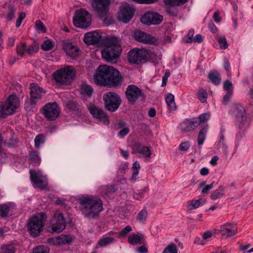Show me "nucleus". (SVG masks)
Returning <instances> with one entry per match:
<instances>
[{
    "label": "nucleus",
    "instance_id": "1",
    "mask_svg": "<svg viewBox=\"0 0 253 253\" xmlns=\"http://www.w3.org/2000/svg\"><path fill=\"white\" fill-rule=\"evenodd\" d=\"M93 79L96 84L103 86L116 87L120 85L123 81L122 76L118 70L106 65L97 67Z\"/></svg>",
    "mask_w": 253,
    "mask_h": 253
},
{
    "label": "nucleus",
    "instance_id": "2",
    "mask_svg": "<svg viewBox=\"0 0 253 253\" xmlns=\"http://www.w3.org/2000/svg\"><path fill=\"white\" fill-rule=\"evenodd\" d=\"M78 202L82 214L86 217L94 218L103 210L101 200L92 195L80 197Z\"/></svg>",
    "mask_w": 253,
    "mask_h": 253
},
{
    "label": "nucleus",
    "instance_id": "3",
    "mask_svg": "<svg viewBox=\"0 0 253 253\" xmlns=\"http://www.w3.org/2000/svg\"><path fill=\"white\" fill-rule=\"evenodd\" d=\"M46 214L43 212H39L29 219L27 223V230L33 237L39 236L46 220Z\"/></svg>",
    "mask_w": 253,
    "mask_h": 253
},
{
    "label": "nucleus",
    "instance_id": "4",
    "mask_svg": "<svg viewBox=\"0 0 253 253\" xmlns=\"http://www.w3.org/2000/svg\"><path fill=\"white\" fill-rule=\"evenodd\" d=\"M121 50L119 41L113 38L107 41L106 47L101 51L102 56L106 61L111 62L119 57Z\"/></svg>",
    "mask_w": 253,
    "mask_h": 253
},
{
    "label": "nucleus",
    "instance_id": "5",
    "mask_svg": "<svg viewBox=\"0 0 253 253\" xmlns=\"http://www.w3.org/2000/svg\"><path fill=\"white\" fill-rule=\"evenodd\" d=\"M75 76V71L72 66H66L63 68L57 70L53 74L56 83L60 84H69Z\"/></svg>",
    "mask_w": 253,
    "mask_h": 253
},
{
    "label": "nucleus",
    "instance_id": "6",
    "mask_svg": "<svg viewBox=\"0 0 253 253\" xmlns=\"http://www.w3.org/2000/svg\"><path fill=\"white\" fill-rule=\"evenodd\" d=\"M19 105V101L15 95H10L5 102L0 104V118H5L14 114Z\"/></svg>",
    "mask_w": 253,
    "mask_h": 253
},
{
    "label": "nucleus",
    "instance_id": "7",
    "mask_svg": "<svg viewBox=\"0 0 253 253\" xmlns=\"http://www.w3.org/2000/svg\"><path fill=\"white\" fill-rule=\"evenodd\" d=\"M110 4V0H92L91 3V10L106 23Z\"/></svg>",
    "mask_w": 253,
    "mask_h": 253
},
{
    "label": "nucleus",
    "instance_id": "8",
    "mask_svg": "<svg viewBox=\"0 0 253 253\" xmlns=\"http://www.w3.org/2000/svg\"><path fill=\"white\" fill-rule=\"evenodd\" d=\"M91 18L90 14L86 10H77L73 17V23L76 27L86 28L91 24Z\"/></svg>",
    "mask_w": 253,
    "mask_h": 253
},
{
    "label": "nucleus",
    "instance_id": "9",
    "mask_svg": "<svg viewBox=\"0 0 253 253\" xmlns=\"http://www.w3.org/2000/svg\"><path fill=\"white\" fill-rule=\"evenodd\" d=\"M105 108L111 112L116 111L121 103V99L116 93L107 92L103 95Z\"/></svg>",
    "mask_w": 253,
    "mask_h": 253
},
{
    "label": "nucleus",
    "instance_id": "10",
    "mask_svg": "<svg viewBox=\"0 0 253 253\" xmlns=\"http://www.w3.org/2000/svg\"><path fill=\"white\" fill-rule=\"evenodd\" d=\"M50 224L52 233H59L63 231L66 227V220L62 213L56 211L50 219Z\"/></svg>",
    "mask_w": 253,
    "mask_h": 253
},
{
    "label": "nucleus",
    "instance_id": "11",
    "mask_svg": "<svg viewBox=\"0 0 253 253\" xmlns=\"http://www.w3.org/2000/svg\"><path fill=\"white\" fill-rule=\"evenodd\" d=\"M148 54L145 48L133 49L128 53V60L132 64H139L145 60Z\"/></svg>",
    "mask_w": 253,
    "mask_h": 253
},
{
    "label": "nucleus",
    "instance_id": "12",
    "mask_svg": "<svg viewBox=\"0 0 253 253\" xmlns=\"http://www.w3.org/2000/svg\"><path fill=\"white\" fill-rule=\"evenodd\" d=\"M30 174L34 187L43 189L46 187L47 185V178L42 174L41 171H37L33 169H30Z\"/></svg>",
    "mask_w": 253,
    "mask_h": 253
},
{
    "label": "nucleus",
    "instance_id": "13",
    "mask_svg": "<svg viewBox=\"0 0 253 253\" xmlns=\"http://www.w3.org/2000/svg\"><path fill=\"white\" fill-rule=\"evenodd\" d=\"M42 112L47 120L53 121L59 116L60 108L55 102L48 103L44 106Z\"/></svg>",
    "mask_w": 253,
    "mask_h": 253
},
{
    "label": "nucleus",
    "instance_id": "14",
    "mask_svg": "<svg viewBox=\"0 0 253 253\" xmlns=\"http://www.w3.org/2000/svg\"><path fill=\"white\" fill-rule=\"evenodd\" d=\"M126 94L128 102L130 104H134L136 100L140 97H143V94L141 90L137 86L133 84L127 86Z\"/></svg>",
    "mask_w": 253,
    "mask_h": 253
},
{
    "label": "nucleus",
    "instance_id": "15",
    "mask_svg": "<svg viewBox=\"0 0 253 253\" xmlns=\"http://www.w3.org/2000/svg\"><path fill=\"white\" fill-rule=\"evenodd\" d=\"M134 12V9L129 4H124L120 7L118 18L120 21L126 23L132 18Z\"/></svg>",
    "mask_w": 253,
    "mask_h": 253
},
{
    "label": "nucleus",
    "instance_id": "16",
    "mask_svg": "<svg viewBox=\"0 0 253 253\" xmlns=\"http://www.w3.org/2000/svg\"><path fill=\"white\" fill-rule=\"evenodd\" d=\"M163 16L155 12H147L141 18V21L147 25H158L163 21Z\"/></svg>",
    "mask_w": 253,
    "mask_h": 253
},
{
    "label": "nucleus",
    "instance_id": "17",
    "mask_svg": "<svg viewBox=\"0 0 253 253\" xmlns=\"http://www.w3.org/2000/svg\"><path fill=\"white\" fill-rule=\"evenodd\" d=\"M87 108L93 118L97 119L105 125H108L109 121L107 115L102 109L96 107L92 104H89Z\"/></svg>",
    "mask_w": 253,
    "mask_h": 253
},
{
    "label": "nucleus",
    "instance_id": "18",
    "mask_svg": "<svg viewBox=\"0 0 253 253\" xmlns=\"http://www.w3.org/2000/svg\"><path fill=\"white\" fill-rule=\"evenodd\" d=\"M234 113L236 121L239 128H242L246 121V115L244 107L240 104H236L234 107Z\"/></svg>",
    "mask_w": 253,
    "mask_h": 253
},
{
    "label": "nucleus",
    "instance_id": "19",
    "mask_svg": "<svg viewBox=\"0 0 253 253\" xmlns=\"http://www.w3.org/2000/svg\"><path fill=\"white\" fill-rule=\"evenodd\" d=\"M134 38L137 41L144 43L154 44L157 42L154 37L140 31L135 32Z\"/></svg>",
    "mask_w": 253,
    "mask_h": 253
},
{
    "label": "nucleus",
    "instance_id": "20",
    "mask_svg": "<svg viewBox=\"0 0 253 253\" xmlns=\"http://www.w3.org/2000/svg\"><path fill=\"white\" fill-rule=\"evenodd\" d=\"M237 232V228L235 225L228 223L221 225L219 230L220 235L226 238L235 235Z\"/></svg>",
    "mask_w": 253,
    "mask_h": 253
},
{
    "label": "nucleus",
    "instance_id": "21",
    "mask_svg": "<svg viewBox=\"0 0 253 253\" xmlns=\"http://www.w3.org/2000/svg\"><path fill=\"white\" fill-rule=\"evenodd\" d=\"M132 153H139L142 156L149 158L151 157V153L149 147L142 145L139 142H135L132 146Z\"/></svg>",
    "mask_w": 253,
    "mask_h": 253
},
{
    "label": "nucleus",
    "instance_id": "22",
    "mask_svg": "<svg viewBox=\"0 0 253 253\" xmlns=\"http://www.w3.org/2000/svg\"><path fill=\"white\" fill-rule=\"evenodd\" d=\"M101 36L97 31H94L85 34L84 36V41L87 44H95L101 40Z\"/></svg>",
    "mask_w": 253,
    "mask_h": 253
},
{
    "label": "nucleus",
    "instance_id": "23",
    "mask_svg": "<svg viewBox=\"0 0 253 253\" xmlns=\"http://www.w3.org/2000/svg\"><path fill=\"white\" fill-rule=\"evenodd\" d=\"M30 90L31 101L34 104H35L41 98L43 93V90L42 88L35 84H31Z\"/></svg>",
    "mask_w": 253,
    "mask_h": 253
},
{
    "label": "nucleus",
    "instance_id": "24",
    "mask_svg": "<svg viewBox=\"0 0 253 253\" xmlns=\"http://www.w3.org/2000/svg\"><path fill=\"white\" fill-rule=\"evenodd\" d=\"M199 126V122L197 119L193 118L191 120L184 121L180 125L181 130L184 131H189Z\"/></svg>",
    "mask_w": 253,
    "mask_h": 253
},
{
    "label": "nucleus",
    "instance_id": "25",
    "mask_svg": "<svg viewBox=\"0 0 253 253\" xmlns=\"http://www.w3.org/2000/svg\"><path fill=\"white\" fill-rule=\"evenodd\" d=\"M63 48L66 54L72 58H75L79 55V48L72 43L65 42Z\"/></svg>",
    "mask_w": 253,
    "mask_h": 253
},
{
    "label": "nucleus",
    "instance_id": "26",
    "mask_svg": "<svg viewBox=\"0 0 253 253\" xmlns=\"http://www.w3.org/2000/svg\"><path fill=\"white\" fill-rule=\"evenodd\" d=\"M116 238L115 236L112 235H110L109 232L107 235L103 236L98 240L96 248H98L99 247H105L109 245L113 244L115 242Z\"/></svg>",
    "mask_w": 253,
    "mask_h": 253
},
{
    "label": "nucleus",
    "instance_id": "27",
    "mask_svg": "<svg viewBox=\"0 0 253 253\" xmlns=\"http://www.w3.org/2000/svg\"><path fill=\"white\" fill-rule=\"evenodd\" d=\"M54 245H64L69 244L73 240L72 236L71 235H61L54 238L50 239Z\"/></svg>",
    "mask_w": 253,
    "mask_h": 253
},
{
    "label": "nucleus",
    "instance_id": "28",
    "mask_svg": "<svg viewBox=\"0 0 253 253\" xmlns=\"http://www.w3.org/2000/svg\"><path fill=\"white\" fill-rule=\"evenodd\" d=\"M127 241L132 245L141 244L144 242V236L141 233L132 234L128 236Z\"/></svg>",
    "mask_w": 253,
    "mask_h": 253
},
{
    "label": "nucleus",
    "instance_id": "29",
    "mask_svg": "<svg viewBox=\"0 0 253 253\" xmlns=\"http://www.w3.org/2000/svg\"><path fill=\"white\" fill-rule=\"evenodd\" d=\"M208 77L211 82L215 85L218 84L221 82V76L217 71L210 72Z\"/></svg>",
    "mask_w": 253,
    "mask_h": 253
},
{
    "label": "nucleus",
    "instance_id": "30",
    "mask_svg": "<svg viewBox=\"0 0 253 253\" xmlns=\"http://www.w3.org/2000/svg\"><path fill=\"white\" fill-rule=\"evenodd\" d=\"M209 126H205L199 131L198 136V145H202L206 139V135L208 132Z\"/></svg>",
    "mask_w": 253,
    "mask_h": 253
},
{
    "label": "nucleus",
    "instance_id": "31",
    "mask_svg": "<svg viewBox=\"0 0 253 253\" xmlns=\"http://www.w3.org/2000/svg\"><path fill=\"white\" fill-rule=\"evenodd\" d=\"M165 100L170 112L175 110L176 105L174 102V97L172 94H168L165 98Z\"/></svg>",
    "mask_w": 253,
    "mask_h": 253
},
{
    "label": "nucleus",
    "instance_id": "32",
    "mask_svg": "<svg viewBox=\"0 0 253 253\" xmlns=\"http://www.w3.org/2000/svg\"><path fill=\"white\" fill-rule=\"evenodd\" d=\"M206 203V200L200 199L199 200H192L188 202V209L192 210L198 208L201 205H202Z\"/></svg>",
    "mask_w": 253,
    "mask_h": 253
},
{
    "label": "nucleus",
    "instance_id": "33",
    "mask_svg": "<svg viewBox=\"0 0 253 253\" xmlns=\"http://www.w3.org/2000/svg\"><path fill=\"white\" fill-rule=\"evenodd\" d=\"M10 210V206L9 204L0 205V216L6 218L8 216Z\"/></svg>",
    "mask_w": 253,
    "mask_h": 253
},
{
    "label": "nucleus",
    "instance_id": "34",
    "mask_svg": "<svg viewBox=\"0 0 253 253\" xmlns=\"http://www.w3.org/2000/svg\"><path fill=\"white\" fill-rule=\"evenodd\" d=\"M93 91L92 87L87 84H83L81 87V92L82 94L87 96L88 97L91 96Z\"/></svg>",
    "mask_w": 253,
    "mask_h": 253
},
{
    "label": "nucleus",
    "instance_id": "35",
    "mask_svg": "<svg viewBox=\"0 0 253 253\" xmlns=\"http://www.w3.org/2000/svg\"><path fill=\"white\" fill-rule=\"evenodd\" d=\"M132 230L131 227L129 225L126 226L125 228L123 229L122 231L118 233H115L113 232H110V235H113L117 238H120L122 236L126 235L128 232Z\"/></svg>",
    "mask_w": 253,
    "mask_h": 253
},
{
    "label": "nucleus",
    "instance_id": "36",
    "mask_svg": "<svg viewBox=\"0 0 253 253\" xmlns=\"http://www.w3.org/2000/svg\"><path fill=\"white\" fill-rule=\"evenodd\" d=\"M30 160L34 166L39 165L41 162V158L36 151H33L30 154Z\"/></svg>",
    "mask_w": 253,
    "mask_h": 253
},
{
    "label": "nucleus",
    "instance_id": "37",
    "mask_svg": "<svg viewBox=\"0 0 253 253\" xmlns=\"http://www.w3.org/2000/svg\"><path fill=\"white\" fill-rule=\"evenodd\" d=\"M16 11V7L12 4H9L7 6V12L6 19L9 21H11L15 18V14Z\"/></svg>",
    "mask_w": 253,
    "mask_h": 253
},
{
    "label": "nucleus",
    "instance_id": "38",
    "mask_svg": "<svg viewBox=\"0 0 253 253\" xmlns=\"http://www.w3.org/2000/svg\"><path fill=\"white\" fill-rule=\"evenodd\" d=\"M224 187L220 185L218 188V191H214L211 195V198L215 200L217 199L220 198L224 194Z\"/></svg>",
    "mask_w": 253,
    "mask_h": 253
},
{
    "label": "nucleus",
    "instance_id": "39",
    "mask_svg": "<svg viewBox=\"0 0 253 253\" xmlns=\"http://www.w3.org/2000/svg\"><path fill=\"white\" fill-rule=\"evenodd\" d=\"M147 216V211L146 209H143L138 212L136 217V220L139 223H143L146 220Z\"/></svg>",
    "mask_w": 253,
    "mask_h": 253
},
{
    "label": "nucleus",
    "instance_id": "40",
    "mask_svg": "<svg viewBox=\"0 0 253 253\" xmlns=\"http://www.w3.org/2000/svg\"><path fill=\"white\" fill-rule=\"evenodd\" d=\"M140 169V166L137 162H135L132 165L133 172L130 180L131 181L136 180V176L139 173V170Z\"/></svg>",
    "mask_w": 253,
    "mask_h": 253
},
{
    "label": "nucleus",
    "instance_id": "41",
    "mask_svg": "<svg viewBox=\"0 0 253 253\" xmlns=\"http://www.w3.org/2000/svg\"><path fill=\"white\" fill-rule=\"evenodd\" d=\"M41 47L44 51H49L53 48V43L51 40H45L42 44Z\"/></svg>",
    "mask_w": 253,
    "mask_h": 253
},
{
    "label": "nucleus",
    "instance_id": "42",
    "mask_svg": "<svg viewBox=\"0 0 253 253\" xmlns=\"http://www.w3.org/2000/svg\"><path fill=\"white\" fill-rule=\"evenodd\" d=\"M162 253H177V248L174 243L169 244Z\"/></svg>",
    "mask_w": 253,
    "mask_h": 253
},
{
    "label": "nucleus",
    "instance_id": "43",
    "mask_svg": "<svg viewBox=\"0 0 253 253\" xmlns=\"http://www.w3.org/2000/svg\"><path fill=\"white\" fill-rule=\"evenodd\" d=\"M18 142V138L16 136H13L5 141V145L9 147H13L17 144Z\"/></svg>",
    "mask_w": 253,
    "mask_h": 253
},
{
    "label": "nucleus",
    "instance_id": "44",
    "mask_svg": "<svg viewBox=\"0 0 253 253\" xmlns=\"http://www.w3.org/2000/svg\"><path fill=\"white\" fill-rule=\"evenodd\" d=\"M67 108L71 111H77L80 108V106L75 101H68L66 104Z\"/></svg>",
    "mask_w": 253,
    "mask_h": 253
},
{
    "label": "nucleus",
    "instance_id": "45",
    "mask_svg": "<svg viewBox=\"0 0 253 253\" xmlns=\"http://www.w3.org/2000/svg\"><path fill=\"white\" fill-rule=\"evenodd\" d=\"M45 141V136L42 134H39L36 136L35 139V146L39 148L41 145L43 144Z\"/></svg>",
    "mask_w": 253,
    "mask_h": 253
},
{
    "label": "nucleus",
    "instance_id": "46",
    "mask_svg": "<svg viewBox=\"0 0 253 253\" xmlns=\"http://www.w3.org/2000/svg\"><path fill=\"white\" fill-rule=\"evenodd\" d=\"M15 249L13 245H3L1 247V253H14Z\"/></svg>",
    "mask_w": 253,
    "mask_h": 253
},
{
    "label": "nucleus",
    "instance_id": "47",
    "mask_svg": "<svg viewBox=\"0 0 253 253\" xmlns=\"http://www.w3.org/2000/svg\"><path fill=\"white\" fill-rule=\"evenodd\" d=\"M210 117L211 115L210 113H205L200 115L198 117L195 118V119H197L200 125V123L208 121L210 119Z\"/></svg>",
    "mask_w": 253,
    "mask_h": 253
},
{
    "label": "nucleus",
    "instance_id": "48",
    "mask_svg": "<svg viewBox=\"0 0 253 253\" xmlns=\"http://www.w3.org/2000/svg\"><path fill=\"white\" fill-rule=\"evenodd\" d=\"M27 45L25 43H21L17 46V53L18 55L23 56L26 51Z\"/></svg>",
    "mask_w": 253,
    "mask_h": 253
},
{
    "label": "nucleus",
    "instance_id": "49",
    "mask_svg": "<svg viewBox=\"0 0 253 253\" xmlns=\"http://www.w3.org/2000/svg\"><path fill=\"white\" fill-rule=\"evenodd\" d=\"M167 13L170 16H176L178 13V9L175 6H170L166 10Z\"/></svg>",
    "mask_w": 253,
    "mask_h": 253
},
{
    "label": "nucleus",
    "instance_id": "50",
    "mask_svg": "<svg viewBox=\"0 0 253 253\" xmlns=\"http://www.w3.org/2000/svg\"><path fill=\"white\" fill-rule=\"evenodd\" d=\"M218 43L221 49H225L228 46L226 38L224 36H222L218 38Z\"/></svg>",
    "mask_w": 253,
    "mask_h": 253
},
{
    "label": "nucleus",
    "instance_id": "51",
    "mask_svg": "<svg viewBox=\"0 0 253 253\" xmlns=\"http://www.w3.org/2000/svg\"><path fill=\"white\" fill-rule=\"evenodd\" d=\"M223 89L227 92H233V86L232 83L228 80H226L223 83Z\"/></svg>",
    "mask_w": 253,
    "mask_h": 253
},
{
    "label": "nucleus",
    "instance_id": "52",
    "mask_svg": "<svg viewBox=\"0 0 253 253\" xmlns=\"http://www.w3.org/2000/svg\"><path fill=\"white\" fill-rule=\"evenodd\" d=\"M128 166L126 163L121 164L119 168L117 171L118 174L123 175L126 172V171L127 169Z\"/></svg>",
    "mask_w": 253,
    "mask_h": 253
},
{
    "label": "nucleus",
    "instance_id": "53",
    "mask_svg": "<svg viewBox=\"0 0 253 253\" xmlns=\"http://www.w3.org/2000/svg\"><path fill=\"white\" fill-rule=\"evenodd\" d=\"M197 97L201 102H205L207 98V93L205 90H202L197 94Z\"/></svg>",
    "mask_w": 253,
    "mask_h": 253
},
{
    "label": "nucleus",
    "instance_id": "54",
    "mask_svg": "<svg viewBox=\"0 0 253 253\" xmlns=\"http://www.w3.org/2000/svg\"><path fill=\"white\" fill-rule=\"evenodd\" d=\"M35 27L38 31H41L42 33H45L46 32V28L44 25L40 20L36 21Z\"/></svg>",
    "mask_w": 253,
    "mask_h": 253
},
{
    "label": "nucleus",
    "instance_id": "55",
    "mask_svg": "<svg viewBox=\"0 0 253 253\" xmlns=\"http://www.w3.org/2000/svg\"><path fill=\"white\" fill-rule=\"evenodd\" d=\"M33 253H48V248L46 247L39 246L34 249Z\"/></svg>",
    "mask_w": 253,
    "mask_h": 253
},
{
    "label": "nucleus",
    "instance_id": "56",
    "mask_svg": "<svg viewBox=\"0 0 253 253\" xmlns=\"http://www.w3.org/2000/svg\"><path fill=\"white\" fill-rule=\"evenodd\" d=\"M194 34V31L193 30H190L187 34L186 36L185 37V41L187 43H189L192 42V39H193V35Z\"/></svg>",
    "mask_w": 253,
    "mask_h": 253
},
{
    "label": "nucleus",
    "instance_id": "57",
    "mask_svg": "<svg viewBox=\"0 0 253 253\" xmlns=\"http://www.w3.org/2000/svg\"><path fill=\"white\" fill-rule=\"evenodd\" d=\"M26 14L25 12H21L19 13L18 17L16 21V27H19L21 24L22 20L25 18Z\"/></svg>",
    "mask_w": 253,
    "mask_h": 253
},
{
    "label": "nucleus",
    "instance_id": "58",
    "mask_svg": "<svg viewBox=\"0 0 253 253\" xmlns=\"http://www.w3.org/2000/svg\"><path fill=\"white\" fill-rule=\"evenodd\" d=\"M129 132V129L127 127H125L121 129L118 133V135L120 138H123L126 136Z\"/></svg>",
    "mask_w": 253,
    "mask_h": 253
},
{
    "label": "nucleus",
    "instance_id": "59",
    "mask_svg": "<svg viewBox=\"0 0 253 253\" xmlns=\"http://www.w3.org/2000/svg\"><path fill=\"white\" fill-rule=\"evenodd\" d=\"M39 49L38 46L36 44H31L29 46L27 52L29 54H32L38 51Z\"/></svg>",
    "mask_w": 253,
    "mask_h": 253
},
{
    "label": "nucleus",
    "instance_id": "60",
    "mask_svg": "<svg viewBox=\"0 0 253 253\" xmlns=\"http://www.w3.org/2000/svg\"><path fill=\"white\" fill-rule=\"evenodd\" d=\"M190 145L188 142L181 143L179 146V149L182 151H186L190 148Z\"/></svg>",
    "mask_w": 253,
    "mask_h": 253
},
{
    "label": "nucleus",
    "instance_id": "61",
    "mask_svg": "<svg viewBox=\"0 0 253 253\" xmlns=\"http://www.w3.org/2000/svg\"><path fill=\"white\" fill-rule=\"evenodd\" d=\"M213 187V183H211V184L209 185H207L205 186L201 191V193L202 194H207L209 191Z\"/></svg>",
    "mask_w": 253,
    "mask_h": 253
},
{
    "label": "nucleus",
    "instance_id": "62",
    "mask_svg": "<svg viewBox=\"0 0 253 253\" xmlns=\"http://www.w3.org/2000/svg\"><path fill=\"white\" fill-rule=\"evenodd\" d=\"M233 92H227L226 94L223 96V103L226 105L229 101L230 98L232 96Z\"/></svg>",
    "mask_w": 253,
    "mask_h": 253
},
{
    "label": "nucleus",
    "instance_id": "63",
    "mask_svg": "<svg viewBox=\"0 0 253 253\" xmlns=\"http://www.w3.org/2000/svg\"><path fill=\"white\" fill-rule=\"evenodd\" d=\"M170 76V73L169 71H166L164 76L163 77L162 86L164 87L166 85L167 80L168 78Z\"/></svg>",
    "mask_w": 253,
    "mask_h": 253
},
{
    "label": "nucleus",
    "instance_id": "64",
    "mask_svg": "<svg viewBox=\"0 0 253 253\" xmlns=\"http://www.w3.org/2000/svg\"><path fill=\"white\" fill-rule=\"evenodd\" d=\"M135 251L139 253H147L148 250L145 246H141L135 249Z\"/></svg>",
    "mask_w": 253,
    "mask_h": 253
}]
</instances>
